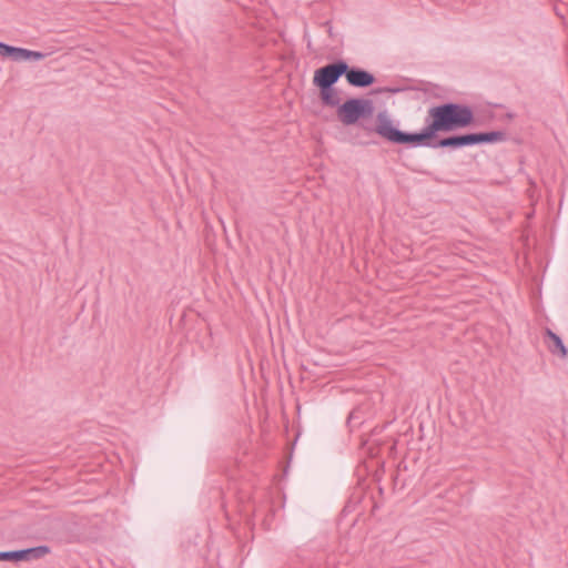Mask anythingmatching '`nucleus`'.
Instances as JSON below:
<instances>
[{"label": "nucleus", "mask_w": 568, "mask_h": 568, "mask_svg": "<svg viewBox=\"0 0 568 568\" xmlns=\"http://www.w3.org/2000/svg\"><path fill=\"white\" fill-rule=\"evenodd\" d=\"M477 124L474 108L466 103L447 101L433 104L427 109L424 126L418 131H404L399 122L394 120L386 110L379 111L375 116L374 126H365L368 132H376L385 142L403 145L408 149L428 148L460 149L464 133L459 130L473 128Z\"/></svg>", "instance_id": "f257e3e1"}, {"label": "nucleus", "mask_w": 568, "mask_h": 568, "mask_svg": "<svg viewBox=\"0 0 568 568\" xmlns=\"http://www.w3.org/2000/svg\"><path fill=\"white\" fill-rule=\"evenodd\" d=\"M375 113V104L373 100L364 97H351L342 102L336 110L337 120L345 126L358 125L365 132L371 134L365 126H372L366 124L365 121L373 118ZM375 123L373 124V126Z\"/></svg>", "instance_id": "f03ea898"}, {"label": "nucleus", "mask_w": 568, "mask_h": 568, "mask_svg": "<svg viewBox=\"0 0 568 568\" xmlns=\"http://www.w3.org/2000/svg\"><path fill=\"white\" fill-rule=\"evenodd\" d=\"M344 59H335L314 71L312 83L316 89L335 85L344 75Z\"/></svg>", "instance_id": "7ed1b4c3"}, {"label": "nucleus", "mask_w": 568, "mask_h": 568, "mask_svg": "<svg viewBox=\"0 0 568 568\" xmlns=\"http://www.w3.org/2000/svg\"><path fill=\"white\" fill-rule=\"evenodd\" d=\"M464 138L458 139L462 142L460 149L480 144H494L507 140V134L501 130L465 132Z\"/></svg>", "instance_id": "20e7f679"}, {"label": "nucleus", "mask_w": 568, "mask_h": 568, "mask_svg": "<svg viewBox=\"0 0 568 568\" xmlns=\"http://www.w3.org/2000/svg\"><path fill=\"white\" fill-rule=\"evenodd\" d=\"M344 69L346 70L344 77L349 87L364 89L376 82V77L372 72L361 67L349 65L345 60Z\"/></svg>", "instance_id": "39448f33"}, {"label": "nucleus", "mask_w": 568, "mask_h": 568, "mask_svg": "<svg viewBox=\"0 0 568 568\" xmlns=\"http://www.w3.org/2000/svg\"><path fill=\"white\" fill-rule=\"evenodd\" d=\"M545 338L547 339V346L551 354L557 355L560 358H566L568 356V348L558 334L547 327L545 329Z\"/></svg>", "instance_id": "423d86ee"}, {"label": "nucleus", "mask_w": 568, "mask_h": 568, "mask_svg": "<svg viewBox=\"0 0 568 568\" xmlns=\"http://www.w3.org/2000/svg\"><path fill=\"white\" fill-rule=\"evenodd\" d=\"M318 99L324 106L336 108L342 105L339 91L335 85L318 88Z\"/></svg>", "instance_id": "0eeeda50"}, {"label": "nucleus", "mask_w": 568, "mask_h": 568, "mask_svg": "<svg viewBox=\"0 0 568 568\" xmlns=\"http://www.w3.org/2000/svg\"><path fill=\"white\" fill-rule=\"evenodd\" d=\"M20 550L21 561H32L43 558L51 554V548L48 545H39L34 547L23 548Z\"/></svg>", "instance_id": "6e6552de"}, {"label": "nucleus", "mask_w": 568, "mask_h": 568, "mask_svg": "<svg viewBox=\"0 0 568 568\" xmlns=\"http://www.w3.org/2000/svg\"><path fill=\"white\" fill-rule=\"evenodd\" d=\"M28 49L11 45L8 59H11L12 61H28Z\"/></svg>", "instance_id": "1a4fd4ad"}, {"label": "nucleus", "mask_w": 568, "mask_h": 568, "mask_svg": "<svg viewBox=\"0 0 568 568\" xmlns=\"http://www.w3.org/2000/svg\"><path fill=\"white\" fill-rule=\"evenodd\" d=\"M0 561L21 562L20 550H0Z\"/></svg>", "instance_id": "9d476101"}, {"label": "nucleus", "mask_w": 568, "mask_h": 568, "mask_svg": "<svg viewBox=\"0 0 568 568\" xmlns=\"http://www.w3.org/2000/svg\"><path fill=\"white\" fill-rule=\"evenodd\" d=\"M363 423V418H362V410L359 408H354L347 419H346V425L349 427V428H353V427H357L359 425H362Z\"/></svg>", "instance_id": "9b49d317"}, {"label": "nucleus", "mask_w": 568, "mask_h": 568, "mask_svg": "<svg viewBox=\"0 0 568 568\" xmlns=\"http://www.w3.org/2000/svg\"><path fill=\"white\" fill-rule=\"evenodd\" d=\"M28 61H41L48 55V53L30 49H28Z\"/></svg>", "instance_id": "f8f14e48"}, {"label": "nucleus", "mask_w": 568, "mask_h": 568, "mask_svg": "<svg viewBox=\"0 0 568 568\" xmlns=\"http://www.w3.org/2000/svg\"><path fill=\"white\" fill-rule=\"evenodd\" d=\"M403 91L402 88H395V87H384V88H377V89H374L372 91V93H384V92H387V93H398Z\"/></svg>", "instance_id": "ddd939ff"}, {"label": "nucleus", "mask_w": 568, "mask_h": 568, "mask_svg": "<svg viewBox=\"0 0 568 568\" xmlns=\"http://www.w3.org/2000/svg\"><path fill=\"white\" fill-rule=\"evenodd\" d=\"M11 44L0 41V55L2 58H9Z\"/></svg>", "instance_id": "4468645a"}, {"label": "nucleus", "mask_w": 568, "mask_h": 568, "mask_svg": "<svg viewBox=\"0 0 568 568\" xmlns=\"http://www.w3.org/2000/svg\"><path fill=\"white\" fill-rule=\"evenodd\" d=\"M506 118H507L508 120H513V119L515 118V113H513V112H508V113L506 114Z\"/></svg>", "instance_id": "2eb2a0df"}, {"label": "nucleus", "mask_w": 568, "mask_h": 568, "mask_svg": "<svg viewBox=\"0 0 568 568\" xmlns=\"http://www.w3.org/2000/svg\"><path fill=\"white\" fill-rule=\"evenodd\" d=\"M349 142H351L352 144H362V145H364V144H365V143H363V142H357V141L355 140V138L351 139V140H349Z\"/></svg>", "instance_id": "dca6fc26"}]
</instances>
